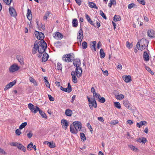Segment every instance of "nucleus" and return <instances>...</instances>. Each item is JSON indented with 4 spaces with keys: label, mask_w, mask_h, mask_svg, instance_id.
Wrapping results in <instances>:
<instances>
[{
    "label": "nucleus",
    "mask_w": 155,
    "mask_h": 155,
    "mask_svg": "<svg viewBox=\"0 0 155 155\" xmlns=\"http://www.w3.org/2000/svg\"><path fill=\"white\" fill-rule=\"evenodd\" d=\"M27 125L26 122H25L22 123L19 126V129L21 130L24 128Z\"/></svg>",
    "instance_id": "36"
},
{
    "label": "nucleus",
    "mask_w": 155,
    "mask_h": 155,
    "mask_svg": "<svg viewBox=\"0 0 155 155\" xmlns=\"http://www.w3.org/2000/svg\"><path fill=\"white\" fill-rule=\"evenodd\" d=\"M12 0H3L4 2H5L7 5H9L11 4Z\"/></svg>",
    "instance_id": "46"
},
{
    "label": "nucleus",
    "mask_w": 155,
    "mask_h": 155,
    "mask_svg": "<svg viewBox=\"0 0 155 155\" xmlns=\"http://www.w3.org/2000/svg\"><path fill=\"white\" fill-rule=\"evenodd\" d=\"M139 3L144 5L145 4V2L144 0H137Z\"/></svg>",
    "instance_id": "55"
},
{
    "label": "nucleus",
    "mask_w": 155,
    "mask_h": 155,
    "mask_svg": "<svg viewBox=\"0 0 155 155\" xmlns=\"http://www.w3.org/2000/svg\"><path fill=\"white\" fill-rule=\"evenodd\" d=\"M44 79L45 80V83L46 86L47 87L50 88V84H49V83L48 81L47 80V77H45L44 78Z\"/></svg>",
    "instance_id": "35"
},
{
    "label": "nucleus",
    "mask_w": 155,
    "mask_h": 155,
    "mask_svg": "<svg viewBox=\"0 0 155 155\" xmlns=\"http://www.w3.org/2000/svg\"><path fill=\"white\" fill-rule=\"evenodd\" d=\"M126 45L127 47L129 48H131L133 46V45L131 43L128 42H127Z\"/></svg>",
    "instance_id": "49"
},
{
    "label": "nucleus",
    "mask_w": 155,
    "mask_h": 155,
    "mask_svg": "<svg viewBox=\"0 0 155 155\" xmlns=\"http://www.w3.org/2000/svg\"><path fill=\"white\" fill-rule=\"evenodd\" d=\"M87 43L86 41H84L82 42V46L84 49H86L87 47Z\"/></svg>",
    "instance_id": "40"
},
{
    "label": "nucleus",
    "mask_w": 155,
    "mask_h": 155,
    "mask_svg": "<svg viewBox=\"0 0 155 155\" xmlns=\"http://www.w3.org/2000/svg\"><path fill=\"white\" fill-rule=\"evenodd\" d=\"M49 56L48 54L46 53H45L43 54L42 58V61L45 62L48 59Z\"/></svg>",
    "instance_id": "17"
},
{
    "label": "nucleus",
    "mask_w": 155,
    "mask_h": 155,
    "mask_svg": "<svg viewBox=\"0 0 155 155\" xmlns=\"http://www.w3.org/2000/svg\"><path fill=\"white\" fill-rule=\"evenodd\" d=\"M123 104L125 107L129 109H130V104L128 101L127 100H124L123 101Z\"/></svg>",
    "instance_id": "25"
},
{
    "label": "nucleus",
    "mask_w": 155,
    "mask_h": 155,
    "mask_svg": "<svg viewBox=\"0 0 155 155\" xmlns=\"http://www.w3.org/2000/svg\"><path fill=\"white\" fill-rule=\"evenodd\" d=\"M126 82L128 83L130 82L131 80V77L130 75L125 76L123 78Z\"/></svg>",
    "instance_id": "21"
},
{
    "label": "nucleus",
    "mask_w": 155,
    "mask_h": 155,
    "mask_svg": "<svg viewBox=\"0 0 155 155\" xmlns=\"http://www.w3.org/2000/svg\"><path fill=\"white\" fill-rule=\"evenodd\" d=\"M98 120L99 121H101L102 122H103L104 121V120L103 117H98Z\"/></svg>",
    "instance_id": "61"
},
{
    "label": "nucleus",
    "mask_w": 155,
    "mask_h": 155,
    "mask_svg": "<svg viewBox=\"0 0 155 155\" xmlns=\"http://www.w3.org/2000/svg\"><path fill=\"white\" fill-rule=\"evenodd\" d=\"M89 6L91 8H94L96 9H98V7L96 6V4L93 2H89L88 3Z\"/></svg>",
    "instance_id": "27"
},
{
    "label": "nucleus",
    "mask_w": 155,
    "mask_h": 155,
    "mask_svg": "<svg viewBox=\"0 0 155 155\" xmlns=\"http://www.w3.org/2000/svg\"><path fill=\"white\" fill-rule=\"evenodd\" d=\"M48 97L49 100L51 101H54V97H52L50 95L48 94Z\"/></svg>",
    "instance_id": "54"
},
{
    "label": "nucleus",
    "mask_w": 155,
    "mask_h": 155,
    "mask_svg": "<svg viewBox=\"0 0 155 155\" xmlns=\"http://www.w3.org/2000/svg\"><path fill=\"white\" fill-rule=\"evenodd\" d=\"M35 36L38 39L41 40H43V39L44 38V35L41 32H39L37 31H35Z\"/></svg>",
    "instance_id": "8"
},
{
    "label": "nucleus",
    "mask_w": 155,
    "mask_h": 155,
    "mask_svg": "<svg viewBox=\"0 0 155 155\" xmlns=\"http://www.w3.org/2000/svg\"><path fill=\"white\" fill-rule=\"evenodd\" d=\"M73 64L74 66L76 67L75 71L76 76L78 78H80L81 76L82 73V69L80 66L81 64L80 61L79 60H75L74 61Z\"/></svg>",
    "instance_id": "3"
},
{
    "label": "nucleus",
    "mask_w": 155,
    "mask_h": 155,
    "mask_svg": "<svg viewBox=\"0 0 155 155\" xmlns=\"http://www.w3.org/2000/svg\"><path fill=\"white\" fill-rule=\"evenodd\" d=\"M32 146H33V143L32 142H31L28 146L27 150H31V148L32 147Z\"/></svg>",
    "instance_id": "45"
},
{
    "label": "nucleus",
    "mask_w": 155,
    "mask_h": 155,
    "mask_svg": "<svg viewBox=\"0 0 155 155\" xmlns=\"http://www.w3.org/2000/svg\"><path fill=\"white\" fill-rule=\"evenodd\" d=\"M29 80L32 83L35 85L37 86L38 85V83L36 82L35 80L32 77H31L30 78Z\"/></svg>",
    "instance_id": "31"
},
{
    "label": "nucleus",
    "mask_w": 155,
    "mask_h": 155,
    "mask_svg": "<svg viewBox=\"0 0 155 155\" xmlns=\"http://www.w3.org/2000/svg\"><path fill=\"white\" fill-rule=\"evenodd\" d=\"M95 97L96 98H97L98 99H99L101 98V96L99 94L95 93L94 95L93 96Z\"/></svg>",
    "instance_id": "52"
},
{
    "label": "nucleus",
    "mask_w": 155,
    "mask_h": 155,
    "mask_svg": "<svg viewBox=\"0 0 155 155\" xmlns=\"http://www.w3.org/2000/svg\"><path fill=\"white\" fill-rule=\"evenodd\" d=\"M121 19V18L120 16L115 15L114 18L113 20L114 21H120Z\"/></svg>",
    "instance_id": "30"
},
{
    "label": "nucleus",
    "mask_w": 155,
    "mask_h": 155,
    "mask_svg": "<svg viewBox=\"0 0 155 155\" xmlns=\"http://www.w3.org/2000/svg\"><path fill=\"white\" fill-rule=\"evenodd\" d=\"M85 16L87 20V21L89 22L91 20V19L90 18V16L87 14H85Z\"/></svg>",
    "instance_id": "50"
},
{
    "label": "nucleus",
    "mask_w": 155,
    "mask_h": 155,
    "mask_svg": "<svg viewBox=\"0 0 155 155\" xmlns=\"http://www.w3.org/2000/svg\"><path fill=\"white\" fill-rule=\"evenodd\" d=\"M129 147L133 151H136L137 150V149L136 148L135 146L132 145H129Z\"/></svg>",
    "instance_id": "41"
},
{
    "label": "nucleus",
    "mask_w": 155,
    "mask_h": 155,
    "mask_svg": "<svg viewBox=\"0 0 155 155\" xmlns=\"http://www.w3.org/2000/svg\"><path fill=\"white\" fill-rule=\"evenodd\" d=\"M21 134V133L19 129H17L15 130V134L16 135L19 136Z\"/></svg>",
    "instance_id": "47"
},
{
    "label": "nucleus",
    "mask_w": 155,
    "mask_h": 155,
    "mask_svg": "<svg viewBox=\"0 0 155 155\" xmlns=\"http://www.w3.org/2000/svg\"><path fill=\"white\" fill-rule=\"evenodd\" d=\"M61 123L63 128H64L65 129H66L68 125V124L67 121L65 120H61Z\"/></svg>",
    "instance_id": "16"
},
{
    "label": "nucleus",
    "mask_w": 155,
    "mask_h": 155,
    "mask_svg": "<svg viewBox=\"0 0 155 155\" xmlns=\"http://www.w3.org/2000/svg\"><path fill=\"white\" fill-rule=\"evenodd\" d=\"M96 43V41H94L91 42V43L90 44V45L91 46V48L94 51H96V49L95 48V45Z\"/></svg>",
    "instance_id": "20"
},
{
    "label": "nucleus",
    "mask_w": 155,
    "mask_h": 155,
    "mask_svg": "<svg viewBox=\"0 0 155 155\" xmlns=\"http://www.w3.org/2000/svg\"><path fill=\"white\" fill-rule=\"evenodd\" d=\"M50 12H49V11H47L45 14V15L44 17V18H43V19L44 20H47V18H48V17H49V15H50Z\"/></svg>",
    "instance_id": "32"
},
{
    "label": "nucleus",
    "mask_w": 155,
    "mask_h": 155,
    "mask_svg": "<svg viewBox=\"0 0 155 155\" xmlns=\"http://www.w3.org/2000/svg\"><path fill=\"white\" fill-rule=\"evenodd\" d=\"M18 143L12 142L11 143V145L12 146H15V147H17V146L18 145Z\"/></svg>",
    "instance_id": "53"
},
{
    "label": "nucleus",
    "mask_w": 155,
    "mask_h": 155,
    "mask_svg": "<svg viewBox=\"0 0 155 155\" xmlns=\"http://www.w3.org/2000/svg\"><path fill=\"white\" fill-rule=\"evenodd\" d=\"M118 123V121L117 120H113L110 122V124H115Z\"/></svg>",
    "instance_id": "48"
},
{
    "label": "nucleus",
    "mask_w": 155,
    "mask_h": 155,
    "mask_svg": "<svg viewBox=\"0 0 155 155\" xmlns=\"http://www.w3.org/2000/svg\"><path fill=\"white\" fill-rule=\"evenodd\" d=\"M127 123L128 124L131 125L133 124V122L131 120H128L127 121Z\"/></svg>",
    "instance_id": "62"
},
{
    "label": "nucleus",
    "mask_w": 155,
    "mask_h": 155,
    "mask_svg": "<svg viewBox=\"0 0 155 155\" xmlns=\"http://www.w3.org/2000/svg\"><path fill=\"white\" fill-rule=\"evenodd\" d=\"M92 101L94 104L93 106H94L95 108H96L97 107V105L94 98L92 99Z\"/></svg>",
    "instance_id": "51"
},
{
    "label": "nucleus",
    "mask_w": 155,
    "mask_h": 155,
    "mask_svg": "<svg viewBox=\"0 0 155 155\" xmlns=\"http://www.w3.org/2000/svg\"><path fill=\"white\" fill-rule=\"evenodd\" d=\"M147 122L145 121H142L139 123H137V126L139 128H140L143 125H146Z\"/></svg>",
    "instance_id": "18"
},
{
    "label": "nucleus",
    "mask_w": 155,
    "mask_h": 155,
    "mask_svg": "<svg viewBox=\"0 0 155 155\" xmlns=\"http://www.w3.org/2000/svg\"><path fill=\"white\" fill-rule=\"evenodd\" d=\"M143 58L145 61H148L149 59L148 54L146 51H144L143 54Z\"/></svg>",
    "instance_id": "24"
},
{
    "label": "nucleus",
    "mask_w": 155,
    "mask_h": 155,
    "mask_svg": "<svg viewBox=\"0 0 155 155\" xmlns=\"http://www.w3.org/2000/svg\"><path fill=\"white\" fill-rule=\"evenodd\" d=\"M103 73L105 75L107 76L108 74V73L107 71L106 70L105 71H102Z\"/></svg>",
    "instance_id": "64"
},
{
    "label": "nucleus",
    "mask_w": 155,
    "mask_h": 155,
    "mask_svg": "<svg viewBox=\"0 0 155 155\" xmlns=\"http://www.w3.org/2000/svg\"><path fill=\"white\" fill-rule=\"evenodd\" d=\"M72 26L73 27L76 28L78 26V20L76 18H74L73 19L72 21Z\"/></svg>",
    "instance_id": "23"
},
{
    "label": "nucleus",
    "mask_w": 155,
    "mask_h": 155,
    "mask_svg": "<svg viewBox=\"0 0 155 155\" xmlns=\"http://www.w3.org/2000/svg\"><path fill=\"white\" fill-rule=\"evenodd\" d=\"M147 35L150 38H153L155 37V32L153 30H149L147 31Z\"/></svg>",
    "instance_id": "15"
},
{
    "label": "nucleus",
    "mask_w": 155,
    "mask_h": 155,
    "mask_svg": "<svg viewBox=\"0 0 155 155\" xmlns=\"http://www.w3.org/2000/svg\"><path fill=\"white\" fill-rule=\"evenodd\" d=\"M47 48V45L46 42L44 40L36 41L34 44L33 48L32 53L35 54L36 51L38 50L39 53H43L45 49Z\"/></svg>",
    "instance_id": "1"
},
{
    "label": "nucleus",
    "mask_w": 155,
    "mask_h": 155,
    "mask_svg": "<svg viewBox=\"0 0 155 155\" xmlns=\"http://www.w3.org/2000/svg\"><path fill=\"white\" fill-rule=\"evenodd\" d=\"M33 134L31 131H30L28 134L27 136L29 138H30L31 137Z\"/></svg>",
    "instance_id": "58"
},
{
    "label": "nucleus",
    "mask_w": 155,
    "mask_h": 155,
    "mask_svg": "<svg viewBox=\"0 0 155 155\" xmlns=\"http://www.w3.org/2000/svg\"><path fill=\"white\" fill-rule=\"evenodd\" d=\"M146 69L152 75H153L154 74V73L152 72V71L148 67H145Z\"/></svg>",
    "instance_id": "44"
},
{
    "label": "nucleus",
    "mask_w": 155,
    "mask_h": 155,
    "mask_svg": "<svg viewBox=\"0 0 155 155\" xmlns=\"http://www.w3.org/2000/svg\"><path fill=\"white\" fill-rule=\"evenodd\" d=\"M28 108L31 112L34 113H36L39 110L40 108L37 106H35L31 103H30L28 105Z\"/></svg>",
    "instance_id": "6"
},
{
    "label": "nucleus",
    "mask_w": 155,
    "mask_h": 155,
    "mask_svg": "<svg viewBox=\"0 0 155 155\" xmlns=\"http://www.w3.org/2000/svg\"><path fill=\"white\" fill-rule=\"evenodd\" d=\"M9 10L10 15L14 17H16L17 14L15 9L13 8L10 7L9 8Z\"/></svg>",
    "instance_id": "11"
},
{
    "label": "nucleus",
    "mask_w": 155,
    "mask_h": 155,
    "mask_svg": "<svg viewBox=\"0 0 155 155\" xmlns=\"http://www.w3.org/2000/svg\"><path fill=\"white\" fill-rule=\"evenodd\" d=\"M16 58L19 62L21 65H22L24 64L23 58L22 56L20 55H17L16 57Z\"/></svg>",
    "instance_id": "22"
},
{
    "label": "nucleus",
    "mask_w": 155,
    "mask_h": 155,
    "mask_svg": "<svg viewBox=\"0 0 155 155\" xmlns=\"http://www.w3.org/2000/svg\"><path fill=\"white\" fill-rule=\"evenodd\" d=\"M99 101L101 103H104L105 101V99L103 97H101V98L99 99Z\"/></svg>",
    "instance_id": "42"
},
{
    "label": "nucleus",
    "mask_w": 155,
    "mask_h": 155,
    "mask_svg": "<svg viewBox=\"0 0 155 155\" xmlns=\"http://www.w3.org/2000/svg\"><path fill=\"white\" fill-rule=\"evenodd\" d=\"M91 91L92 93H93V96L96 93L95 89L94 87H92L91 88Z\"/></svg>",
    "instance_id": "57"
},
{
    "label": "nucleus",
    "mask_w": 155,
    "mask_h": 155,
    "mask_svg": "<svg viewBox=\"0 0 155 155\" xmlns=\"http://www.w3.org/2000/svg\"><path fill=\"white\" fill-rule=\"evenodd\" d=\"M71 74L72 78V81L75 84L77 83L78 81L76 77V74L75 71H72L71 72Z\"/></svg>",
    "instance_id": "14"
},
{
    "label": "nucleus",
    "mask_w": 155,
    "mask_h": 155,
    "mask_svg": "<svg viewBox=\"0 0 155 155\" xmlns=\"http://www.w3.org/2000/svg\"><path fill=\"white\" fill-rule=\"evenodd\" d=\"M80 137L81 139L84 141L86 140V137L84 134L83 133H80Z\"/></svg>",
    "instance_id": "34"
},
{
    "label": "nucleus",
    "mask_w": 155,
    "mask_h": 155,
    "mask_svg": "<svg viewBox=\"0 0 155 155\" xmlns=\"http://www.w3.org/2000/svg\"><path fill=\"white\" fill-rule=\"evenodd\" d=\"M60 89L65 92H68L69 93L71 92L72 91V88L70 83L68 84V87L67 88H64L62 86L60 87Z\"/></svg>",
    "instance_id": "10"
},
{
    "label": "nucleus",
    "mask_w": 155,
    "mask_h": 155,
    "mask_svg": "<svg viewBox=\"0 0 155 155\" xmlns=\"http://www.w3.org/2000/svg\"><path fill=\"white\" fill-rule=\"evenodd\" d=\"M73 124L74 127V128L72 127L71 125L70 126V131L72 134H76L78 132L80 131L82 127V124L80 122L76 121L73 123Z\"/></svg>",
    "instance_id": "2"
},
{
    "label": "nucleus",
    "mask_w": 155,
    "mask_h": 155,
    "mask_svg": "<svg viewBox=\"0 0 155 155\" xmlns=\"http://www.w3.org/2000/svg\"><path fill=\"white\" fill-rule=\"evenodd\" d=\"M124 95L122 94H120L118 95H116L115 96L116 98L120 100H121L124 98Z\"/></svg>",
    "instance_id": "28"
},
{
    "label": "nucleus",
    "mask_w": 155,
    "mask_h": 155,
    "mask_svg": "<svg viewBox=\"0 0 155 155\" xmlns=\"http://www.w3.org/2000/svg\"><path fill=\"white\" fill-rule=\"evenodd\" d=\"M62 60L64 61L68 62L73 61L74 58L71 56L70 54L64 55L62 58Z\"/></svg>",
    "instance_id": "5"
},
{
    "label": "nucleus",
    "mask_w": 155,
    "mask_h": 155,
    "mask_svg": "<svg viewBox=\"0 0 155 155\" xmlns=\"http://www.w3.org/2000/svg\"><path fill=\"white\" fill-rule=\"evenodd\" d=\"M100 15L101 16L103 17L104 19H107V17L104 13L101 10L100 11Z\"/></svg>",
    "instance_id": "43"
},
{
    "label": "nucleus",
    "mask_w": 155,
    "mask_h": 155,
    "mask_svg": "<svg viewBox=\"0 0 155 155\" xmlns=\"http://www.w3.org/2000/svg\"><path fill=\"white\" fill-rule=\"evenodd\" d=\"M84 38L83 31L82 28L80 27L77 34V41L78 42H80L81 44L82 39Z\"/></svg>",
    "instance_id": "7"
},
{
    "label": "nucleus",
    "mask_w": 155,
    "mask_h": 155,
    "mask_svg": "<svg viewBox=\"0 0 155 155\" xmlns=\"http://www.w3.org/2000/svg\"><path fill=\"white\" fill-rule=\"evenodd\" d=\"M47 143V144H49V146L50 148H53L55 147V144L53 143H51L49 142H46Z\"/></svg>",
    "instance_id": "33"
},
{
    "label": "nucleus",
    "mask_w": 155,
    "mask_h": 155,
    "mask_svg": "<svg viewBox=\"0 0 155 155\" xmlns=\"http://www.w3.org/2000/svg\"><path fill=\"white\" fill-rule=\"evenodd\" d=\"M142 43H145L146 44H147L148 42V41L145 39H141L140 41V43L138 42L137 44V47L138 50H142L146 47V45L144 44H143Z\"/></svg>",
    "instance_id": "4"
},
{
    "label": "nucleus",
    "mask_w": 155,
    "mask_h": 155,
    "mask_svg": "<svg viewBox=\"0 0 155 155\" xmlns=\"http://www.w3.org/2000/svg\"><path fill=\"white\" fill-rule=\"evenodd\" d=\"M38 111H39L40 114L43 118L45 119L47 118V117L45 113L42 110H41L40 109Z\"/></svg>",
    "instance_id": "26"
},
{
    "label": "nucleus",
    "mask_w": 155,
    "mask_h": 155,
    "mask_svg": "<svg viewBox=\"0 0 155 155\" xmlns=\"http://www.w3.org/2000/svg\"><path fill=\"white\" fill-rule=\"evenodd\" d=\"M100 57L101 58H104L105 57V53L102 48H101L100 51Z\"/></svg>",
    "instance_id": "29"
},
{
    "label": "nucleus",
    "mask_w": 155,
    "mask_h": 155,
    "mask_svg": "<svg viewBox=\"0 0 155 155\" xmlns=\"http://www.w3.org/2000/svg\"><path fill=\"white\" fill-rule=\"evenodd\" d=\"M62 68V64L61 63L58 62L57 63V69L58 70H61Z\"/></svg>",
    "instance_id": "38"
},
{
    "label": "nucleus",
    "mask_w": 155,
    "mask_h": 155,
    "mask_svg": "<svg viewBox=\"0 0 155 155\" xmlns=\"http://www.w3.org/2000/svg\"><path fill=\"white\" fill-rule=\"evenodd\" d=\"M54 37L58 40H61L63 38V35L60 33L56 32L55 34L54 35Z\"/></svg>",
    "instance_id": "12"
},
{
    "label": "nucleus",
    "mask_w": 155,
    "mask_h": 155,
    "mask_svg": "<svg viewBox=\"0 0 155 155\" xmlns=\"http://www.w3.org/2000/svg\"><path fill=\"white\" fill-rule=\"evenodd\" d=\"M72 114V111L69 109H66L65 111V114L67 116H71Z\"/></svg>",
    "instance_id": "19"
},
{
    "label": "nucleus",
    "mask_w": 155,
    "mask_h": 155,
    "mask_svg": "<svg viewBox=\"0 0 155 155\" xmlns=\"http://www.w3.org/2000/svg\"><path fill=\"white\" fill-rule=\"evenodd\" d=\"M0 153L3 154H6V153L4 150L0 148Z\"/></svg>",
    "instance_id": "59"
},
{
    "label": "nucleus",
    "mask_w": 155,
    "mask_h": 155,
    "mask_svg": "<svg viewBox=\"0 0 155 155\" xmlns=\"http://www.w3.org/2000/svg\"><path fill=\"white\" fill-rule=\"evenodd\" d=\"M27 16L29 20H30L32 19V15L31 14L27 15Z\"/></svg>",
    "instance_id": "56"
},
{
    "label": "nucleus",
    "mask_w": 155,
    "mask_h": 155,
    "mask_svg": "<svg viewBox=\"0 0 155 155\" xmlns=\"http://www.w3.org/2000/svg\"><path fill=\"white\" fill-rule=\"evenodd\" d=\"M136 5L133 3H131L128 5V8L129 9H130L134 7H136Z\"/></svg>",
    "instance_id": "39"
},
{
    "label": "nucleus",
    "mask_w": 155,
    "mask_h": 155,
    "mask_svg": "<svg viewBox=\"0 0 155 155\" xmlns=\"http://www.w3.org/2000/svg\"><path fill=\"white\" fill-rule=\"evenodd\" d=\"M115 107L118 109H120L121 108L120 104L119 102H115L114 103Z\"/></svg>",
    "instance_id": "37"
},
{
    "label": "nucleus",
    "mask_w": 155,
    "mask_h": 155,
    "mask_svg": "<svg viewBox=\"0 0 155 155\" xmlns=\"http://www.w3.org/2000/svg\"><path fill=\"white\" fill-rule=\"evenodd\" d=\"M16 81L15 80L9 83L4 88V90L5 91L9 88H10L14 85L16 84Z\"/></svg>",
    "instance_id": "13"
},
{
    "label": "nucleus",
    "mask_w": 155,
    "mask_h": 155,
    "mask_svg": "<svg viewBox=\"0 0 155 155\" xmlns=\"http://www.w3.org/2000/svg\"><path fill=\"white\" fill-rule=\"evenodd\" d=\"M19 69V67L16 64H13L11 65L9 68V70L10 72H14L17 71Z\"/></svg>",
    "instance_id": "9"
},
{
    "label": "nucleus",
    "mask_w": 155,
    "mask_h": 155,
    "mask_svg": "<svg viewBox=\"0 0 155 155\" xmlns=\"http://www.w3.org/2000/svg\"><path fill=\"white\" fill-rule=\"evenodd\" d=\"M110 2L112 5H116V2L115 0H110Z\"/></svg>",
    "instance_id": "63"
},
{
    "label": "nucleus",
    "mask_w": 155,
    "mask_h": 155,
    "mask_svg": "<svg viewBox=\"0 0 155 155\" xmlns=\"http://www.w3.org/2000/svg\"><path fill=\"white\" fill-rule=\"evenodd\" d=\"M93 105H94L93 102L89 103V105L90 108L91 109H93Z\"/></svg>",
    "instance_id": "60"
}]
</instances>
